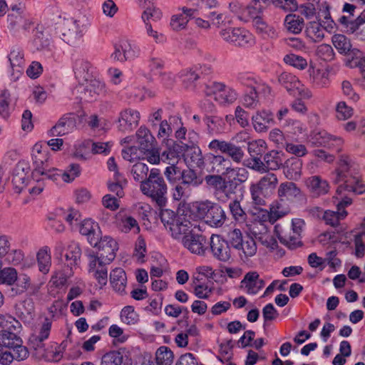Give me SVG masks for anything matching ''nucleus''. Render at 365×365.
<instances>
[{
    "label": "nucleus",
    "instance_id": "43",
    "mask_svg": "<svg viewBox=\"0 0 365 365\" xmlns=\"http://www.w3.org/2000/svg\"><path fill=\"white\" fill-rule=\"evenodd\" d=\"M120 319L122 323L126 325H135L139 322V315L133 306L124 307L120 313Z\"/></svg>",
    "mask_w": 365,
    "mask_h": 365
},
{
    "label": "nucleus",
    "instance_id": "33",
    "mask_svg": "<svg viewBox=\"0 0 365 365\" xmlns=\"http://www.w3.org/2000/svg\"><path fill=\"white\" fill-rule=\"evenodd\" d=\"M252 26L257 33L264 38H274L277 37V31L274 26L269 24L263 16L255 21Z\"/></svg>",
    "mask_w": 365,
    "mask_h": 365
},
{
    "label": "nucleus",
    "instance_id": "4",
    "mask_svg": "<svg viewBox=\"0 0 365 365\" xmlns=\"http://www.w3.org/2000/svg\"><path fill=\"white\" fill-rule=\"evenodd\" d=\"M278 185V178L272 173H268L260 180L250 185V191L253 202L258 205L264 204V199L274 194Z\"/></svg>",
    "mask_w": 365,
    "mask_h": 365
},
{
    "label": "nucleus",
    "instance_id": "10",
    "mask_svg": "<svg viewBox=\"0 0 365 365\" xmlns=\"http://www.w3.org/2000/svg\"><path fill=\"white\" fill-rule=\"evenodd\" d=\"M308 74L309 82L315 88H326L330 84L329 70L322 65L310 61Z\"/></svg>",
    "mask_w": 365,
    "mask_h": 365
},
{
    "label": "nucleus",
    "instance_id": "12",
    "mask_svg": "<svg viewBox=\"0 0 365 365\" xmlns=\"http://www.w3.org/2000/svg\"><path fill=\"white\" fill-rule=\"evenodd\" d=\"M209 148L214 151H220L223 154L227 155L235 163H240L244 158V152L239 146L233 143L220 140H212L208 145Z\"/></svg>",
    "mask_w": 365,
    "mask_h": 365
},
{
    "label": "nucleus",
    "instance_id": "9",
    "mask_svg": "<svg viewBox=\"0 0 365 365\" xmlns=\"http://www.w3.org/2000/svg\"><path fill=\"white\" fill-rule=\"evenodd\" d=\"M44 282H33L31 277L26 273L18 274L11 287V292L15 295H21L27 292L30 296H36L40 292Z\"/></svg>",
    "mask_w": 365,
    "mask_h": 365
},
{
    "label": "nucleus",
    "instance_id": "61",
    "mask_svg": "<svg viewBox=\"0 0 365 365\" xmlns=\"http://www.w3.org/2000/svg\"><path fill=\"white\" fill-rule=\"evenodd\" d=\"M284 62L299 70H304L307 66V61L302 56L290 53L286 55L284 58Z\"/></svg>",
    "mask_w": 365,
    "mask_h": 365
},
{
    "label": "nucleus",
    "instance_id": "28",
    "mask_svg": "<svg viewBox=\"0 0 365 365\" xmlns=\"http://www.w3.org/2000/svg\"><path fill=\"white\" fill-rule=\"evenodd\" d=\"M302 160L297 158H291L286 160L283 166L285 177L292 180H297L302 173Z\"/></svg>",
    "mask_w": 365,
    "mask_h": 365
},
{
    "label": "nucleus",
    "instance_id": "23",
    "mask_svg": "<svg viewBox=\"0 0 365 365\" xmlns=\"http://www.w3.org/2000/svg\"><path fill=\"white\" fill-rule=\"evenodd\" d=\"M180 10L181 13L173 15L170 19V26L175 31L185 29L189 21L188 18L191 19L196 11L195 9L187 7H182Z\"/></svg>",
    "mask_w": 365,
    "mask_h": 365
},
{
    "label": "nucleus",
    "instance_id": "54",
    "mask_svg": "<svg viewBox=\"0 0 365 365\" xmlns=\"http://www.w3.org/2000/svg\"><path fill=\"white\" fill-rule=\"evenodd\" d=\"M81 250L78 243L72 242L66 249L65 257L66 260L71 261L74 264H77L81 259Z\"/></svg>",
    "mask_w": 365,
    "mask_h": 365
},
{
    "label": "nucleus",
    "instance_id": "38",
    "mask_svg": "<svg viewBox=\"0 0 365 365\" xmlns=\"http://www.w3.org/2000/svg\"><path fill=\"white\" fill-rule=\"evenodd\" d=\"M51 327V324L48 319H46L45 322L42 324L40 327V329L38 333L33 334L29 338V345L32 349H34V345L33 344V339H35L38 341V346H41L45 344L43 341L46 339L50 334V330Z\"/></svg>",
    "mask_w": 365,
    "mask_h": 365
},
{
    "label": "nucleus",
    "instance_id": "36",
    "mask_svg": "<svg viewBox=\"0 0 365 365\" xmlns=\"http://www.w3.org/2000/svg\"><path fill=\"white\" fill-rule=\"evenodd\" d=\"M73 71L77 78L87 81L92 73L93 66L88 60H78L75 63Z\"/></svg>",
    "mask_w": 365,
    "mask_h": 365
},
{
    "label": "nucleus",
    "instance_id": "13",
    "mask_svg": "<svg viewBox=\"0 0 365 365\" xmlns=\"http://www.w3.org/2000/svg\"><path fill=\"white\" fill-rule=\"evenodd\" d=\"M207 94L213 96L220 104L232 103L237 98V93L232 88L220 83H215L209 87Z\"/></svg>",
    "mask_w": 365,
    "mask_h": 365
},
{
    "label": "nucleus",
    "instance_id": "63",
    "mask_svg": "<svg viewBox=\"0 0 365 365\" xmlns=\"http://www.w3.org/2000/svg\"><path fill=\"white\" fill-rule=\"evenodd\" d=\"M330 135L325 130L314 131L311 135L309 141L317 146L325 147L329 143Z\"/></svg>",
    "mask_w": 365,
    "mask_h": 365
},
{
    "label": "nucleus",
    "instance_id": "45",
    "mask_svg": "<svg viewBox=\"0 0 365 365\" xmlns=\"http://www.w3.org/2000/svg\"><path fill=\"white\" fill-rule=\"evenodd\" d=\"M155 361L158 365H171L174 361L173 352L167 346H160L156 351Z\"/></svg>",
    "mask_w": 365,
    "mask_h": 365
},
{
    "label": "nucleus",
    "instance_id": "15",
    "mask_svg": "<svg viewBox=\"0 0 365 365\" xmlns=\"http://www.w3.org/2000/svg\"><path fill=\"white\" fill-rule=\"evenodd\" d=\"M191 19H193V24L197 29L204 31L210 30L212 26L220 29L225 25V22L224 14L215 11H211L207 19L194 16Z\"/></svg>",
    "mask_w": 365,
    "mask_h": 365
},
{
    "label": "nucleus",
    "instance_id": "62",
    "mask_svg": "<svg viewBox=\"0 0 365 365\" xmlns=\"http://www.w3.org/2000/svg\"><path fill=\"white\" fill-rule=\"evenodd\" d=\"M146 253L147 249L145 242L142 237H139L135 245L133 257L138 262L143 263L145 262Z\"/></svg>",
    "mask_w": 365,
    "mask_h": 365
},
{
    "label": "nucleus",
    "instance_id": "2",
    "mask_svg": "<svg viewBox=\"0 0 365 365\" xmlns=\"http://www.w3.org/2000/svg\"><path fill=\"white\" fill-rule=\"evenodd\" d=\"M161 220L170 236L181 243L193 232L192 224L182 215L169 210L162 211Z\"/></svg>",
    "mask_w": 365,
    "mask_h": 365
},
{
    "label": "nucleus",
    "instance_id": "24",
    "mask_svg": "<svg viewBox=\"0 0 365 365\" xmlns=\"http://www.w3.org/2000/svg\"><path fill=\"white\" fill-rule=\"evenodd\" d=\"M79 232L81 235L87 237L90 245L98 240L101 233L98 224L90 218L85 219L80 222Z\"/></svg>",
    "mask_w": 365,
    "mask_h": 365
},
{
    "label": "nucleus",
    "instance_id": "56",
    "mask_svg": "<svg viewBox=\"0 0 365 365\" xmlns=\"http://www.w3.org/2000/svg\"><path fill=\"white\" fill-rule=\"evenodd\" d=\"M89 145L90 142L88 140H83L76 143L73 145L71 156L79 160H86V155Z\"/></svg>",
    "mask_w": 365,
    "mask_h": 365
},
{
    "label": "nucleus",
    "instance_id": "5",
    "mask_svg": "<svg viewBox=\"0 0 365 365\" xmlns=\"http://www.w3.org/2000/svg\"><path fill=\"white\" fill-rule=\"evenodd\" d=\"M86 257L88 274L96 280L100 288L103 287L108 282L106 265L110 263L98 257L96 252L90 249L86 251Z\"/></svg>",
    "mask_w": 365,
    "mask_h": 365
},
{
    "label": "nucleus",
    "instance_id": "19",
    "mask_svg": "<svg viewBox=\"0 0 365 365\" xmlns=\"http://www.w3.org/2000/svg\"><path fill=\"white\" fill-rule=\"evenodd\" d=\"M210 249L213 255L219 260L227 262L231 257L228 244L218 235L211 237Z\"/></svg>",
    "mask_w": 365,
    "mask_h": 365
},
{
    "label": "nucleus",
    "instance_id": "34",
    "mask_svg": "<svg viewBox=\"0 0 365 365\" xmlns=\"http://www.w3.org/2000/svg\"><path fill=\"white\" fill-rule=\"evenodd\" d=\"M38 270L43 274L48 273L51 266V257L48 247L40 249L36 254Z\"/></svg>",
    "mask_w": 365,
    "mask_h": 365
},
{
    "label": "nucleus",
    "instance_id": "58",
    "mask_svg": "<svg viewBox=\"0 0 365 365\" xmlns=\"http://www.w3.org/2000/svg\"><path fill=\"white\" fill-rule=\"evenodd\" d=\"M215 276V270L213 267L210 264H201L195 268V272L192 275V282L198 280L200 277L206 279H214Z\"/></svg>",
    "mask_w": 365,
    "mask_h": 365
},
{
    "label": "nucleus",
    "instance_id": "48",
    "mask_svg": "<svg viewBox=\"0 0 365 365\" xmlns=\"http://www.w3.org/2000/svg\"><path fill=\"white\" fill-rule=\"evenodd\" d=\"M267 149V143L263 139L254 140L247 143V151L252 157H260Z\"/></svg>",
    "mask_w": 365,
    "mask_h": 365
},
{
    "label": "nucleus",
    "instance_id": "39",
    "mask_svg": "<svg viewBox=\"0 0 365 365\" xmlns=\"http://www.w3.org/2000/svg\"><path fill=\"white\" fill-rule=\"evenodd\" d=\"M300 237L301 235L299 233L297 232H294L289 230L284 231L282 235H279L281 242L290 249H294L301 245Z\"/></svg>",
    "mask_w": 365,
    "mask_h": 365
},
{
    "label": "nucleus",
    "instance_id": "42",
    "mask_svg": "<svg viewBox=\"0 0 365 365\" xmlns=\"http://www.w3.org/2000/svg\"><path fill=\"white\" fill-rule=\"evenodd\" d=\"M264 160L270 170H277L282 165L284 153L281 151L271 150L264 155Z\"/></svg>",
    "mask_w": 365,
    "mask_h": 365
},
{
    "label": "nucleus",
    "instance_id": "18",
    "mask_svg": "<svg viewBox=\"0 0 365 365\" xmlns=\"http://www.w3.org/2000/svg\"><path fill=\"white\" fill-rule=\"evenodd\" d=\"M38 341L33 339L34 349H33L34 355L39 359H46L49 361H58L62 357V353L58 350L56 344H45L38 346Z\"/></svg>",
    "mask_w": 365,
    "mask_h": 365
},
{
    "label": "nucleus",
    "instance_id": "32",
    "mask_svg": "<svg viewBox=\"0 0 365 365\" xmlns=\"http://www.w3.org/2000/svg\"><path fill=\"white\" fill-rule=\"evenodd\" d=\"M263 16V9L257 2L253 4L245 6L243 14L240 15V21L243 22L251 21L253 24L255 21Z\"/></svg>",
    "mask_w": 365,
    "mask_h": 365
},
{
    "label": "nucleus",
    "instance_id": "53",
    "mask_svg": "<svg viewBox=\"0 0 365 365\" xmlns=\"http://www.w3.org/2000/svg\"><path fill=\"white\" fill-rule=\"evenodd\" d=\"M347 215V212L345 210H342L341 211H326L324 213L323 219L325 221L326 224L329 225L331 226H336L339 225V221L343 220Z\"/></svg>",
    "mask_w": 365,
    "mask_h": 365
},
{
    "label": "nucleus",
    "instance_id": "46",
    "mask_svg": "<svg viewBox=\"0 0 365 365\" xmlns=\"http://www.w3.org/2000/svg\"><path fill=\"white\" fill-rule=\"evenodd\" d=\"M9 58L13 70L15 71L17 74L21 73L25 64L23 51L18 48L14 49L11 51Z\"/></svg>",
    "mask_w": 365,
    "mask_h": 365
},
{
    "label": "nucleus",
    "instance_id": "49",
    "mask_svg": "<svg viewBox=\"0 0 365 365\" xmlns=\"http://www.w3.org/2000/svg\"><path fill=\"white\" fill-rule=\"evenodd\" d=\"M336 117L339 120H346L351 118L354 115V109L345 101L338 102L335 107Z\"/></svg>",
    "mask_w": 365,
    "mask_h": 365
},
{
    "label": "nucleus",
    "instance_id": "44",
    "mask_svg": "<svg viewBox=\"0 0 365 365\" xmlns=\"http://www.w3.org/2000/svg\"><path fill=\"white\" fill-rule=\"evenodd\" d=\"M279 81L289 91L294 90L299 91L302 86L299 80L295 76L289 73H282L279 77Z\"/></svg>",
    "mask_w": 365,
    "mask_h": 365
},
{
    "label": "nucleus",
    "instance_id": "30",
    "mask_svg": "<svg viewBox=\"0 0 365 365\" xmlns=\"http://www.w3.org/2000/svg\"><path fill=\"white\" fill-rule=\"evenodd\" d=\"M110 282L114 290L119 293L125 292L127 277L125 271L120 267L113 269L110 274Z\"/></svg>",
    "mask_w": 365,
    "mask_h": 365
},
{
    "label": "nucleus",
    "instance_id": "29",
    "mask_svg": "<svg viewBox=\"0 0 365 365\" xmlns=\"http://www.w3.org/2000/svg\"><path fill=\"white\" fill-rule=\"evenodd\" d=\"M140 113L133 109H125L120 113L119 118L120 128L122 130H131L133 126L138 124Z\"/></svg>",
    "mask_w": 365,
    "mask_h": 365
},
{
    "label": "nucleus",
    "instance_id": "64",
    "mask_svg": "<svg viewBox=\"0 0 365 365\" xmlns=\"http://www.w3.org/2000/svg\"><path fill=\"white\" fill-rule=\"evenodd\" d=\"M75 202L78 205H84L88 203L92 199V194L88 189L85 187H79L74 190L73 192Z\"/></svg>",
    "mask_w": 365,
    "mask_h": 365
},
{
    "label": "nucleus",
    "instance_id": "6",
    "mask_svg": "<svg viewBox=\"0 0 365 365\" xmlns=\"http://www.w3.org/2000/svg\"><path fill=\"white\" fill-rule=\"evenodd\" d=\"M219 35L224 41L237 46H250L255 42L253 35L249 31L241 27L222 29Z\"/></svg>",
    "mask_w": 365,
    "mask_h": 365
},
{
    "label": "nucleus",
    "instance_id": "1",
    "mask_svg": "<svg viewBox=\"0 0 365 365\" xmlns=\"http://www.w3.org/2000/svg\"><path fill=\"white\" fill-rule=\"evenodd\" d=\"M49 158V151L43 143L37 142L33 145L31 151L32 161L31 176L34 181L29 189V194L33 197L37 196L43 192L46 179L56 181L60 178L59 169L48 167L47 163Z\"/></svg>",
    "mask_w": 365,
    "mask_h": 365
},
{
    "label": "nucleus",
    "instance_id": "21",
    "mask_svg": "<svg viewBox=\"0 0 365 365\" xmlns=\"http://www.w3.org/2000/svg\"><path fill=\"white\" fill-rule=\"evenodd\" d=\"M182 245L192 254L203 255L205 253V237L202 235L195 234L193 232L182 242Z\"/></svg>",
    "mask_w": 365,
    "mask_h": 365
},
{
    "label": "nucleus",
    "instance_id": "55",
    "mask_svg": "<svg viewBox=\"0 0 365 365\" xmlns=\"http://www.w3.org/2000/svg\"><path fill=\"white\" fill-rule=\"evenodd\" d=\"M213 203L210 201H200L192 203V210L195 214L200 219L205 220Z\"/></svg>",
    "mask_w": 365,
    "mask_h": 365
},
{
    "label": "nucleus",
    "instance_id": "59",
    "mask_svg": "<svg viewBox=\"0 0 365 365\" xmlns=\"http://www.w3.org/2000/svg\"><path fill=\"white\" fill-rule=\"evenodd\" d=\"M193 293L199 299H207L213 293V288L206 283L193 282Z\"/></svg>",
    "mask_w": 365,
    "mask_h": 365
},
{
    "label": "nucleus",
    "instance_id": "51",
    "mask_svg": "<svg viewBox=\"0 0 365 365\" xmlns=\"http://www.w3.org/2000/svg\"><path fill=\"white\" fill-rule=\"evenodd\" d=\"M108 334L116 344H124L129 339V335L125 334L123 329L117 324L110 326Z\"/></svg>",
    "mask_w": 365,
    "mask_h": 365
},
{
    "label": "nucleus",
    "instance_id": "52",
    "mask_svg": "<svg viewBox=\"0 0 365 365\" xmlns=\"http://www.w3.org/2000/svg\"><path fill=\"white\" fill-rule=\"evenodd\" d=\"M19 342L21 338L15 334L7 331H0V346L11 349L15 345L19 344Z\"/></svg>",
    "mask_w": 365,
    "mask_h": 365
},
{
    "label": "nucleus",
    "instance_id": "37",
    "mask_svg": "<svg viewBox=\"0 0 365 365\" xmlns=\"http://www.w3.org/2000/svg\"><path fill=\"white\" fill-rule=\"evenodd\" d=\"M300 190L291 182H283L278 187L277 193L280 198L290 200L300 195Z\"/></svg>",
    "mask_w": 365,
    "mask_h": 365
},
{
    "label": "nucleus",
    "instance_id": "35",
    "mask_svg": "<svg viewBox=\"0 0 365 365\" xmlns=\"http://www.w3.org/2000/svg\"><path fill=\"white\" fill-rule=\"evenodd\" d=\"M225 220V214L220 206L213 203L205 221L211 226L218 227L222 225Z\"/></svg>",
    "mask_w": 365,
    "mask_h": 365
},
{
    "label": "nucleus",
    "instance_id": "25",
    "mask_svg": "<svg viewBox=\"0 0 365 365\" xmlns=\"http://www.w3.org/2000/svg\"><path fill=\"white\" fill-rule=\"evenodd\" d=\"M112 58L119 62H125L135 56L130 43L127 40H120L114 46Z\"/></svg>",
    "mask_w": 365,
    "mask_h": 365
},
{
    "label": "nucleus",
    "instance_id": "41",
    "mask_svg": "<svg viewBox=\"0 0 365 365\" xmlns=\"http://www.w3.org/2000/svg\"><path fill=\"white\" fill-rule=\"evenodd\" d=\"M137 140L143 149H147L152 147L155 142L154 136L150 131L145 128L140 127L136 133Z\"/></svg>",
    "mask_w": 365,
    "mask_h": 365
},
{
    "label": "nucleus",
    "instance_id": "20",
    "mask_svg": "<svg viewBox=\"0 0 365 365\" xmlns=\"http://www.w3.org/2000/svg\"><path fill=\"white\" fill-rule=\"evenodd\" d=\"M274 122L273 114L269 110H258L252 117L253 128L257 133L266 132Z\"/></svg>",
    "mask_w": 365,
    "mask_h": 365
},
{
    "label": "nucleus",
    "instance_id": "40",
    "mask_svg": "<svg viewBox=\"0 0 365 365\" xmlns=\"http://www.w3.org/2000/svg\"><path fill=\"white\" fill-rule=\"evenodd\" d=\"M284 26L287 30L292 34H299L304 27L302 18L295 14H289L284 20Z\"/></svg>",
    "mask_w": 365,
    "mask_h": 365
},
{
    "label": "nucleus",
    "instance_id": "27",
    "mask_svg": "<svg viewBox=\"0 0 365 365\" xmlns=\"http://www.w3.org/2000/svg\"><path fill=\"white\" fill-rule=\"evenodd\" d=\"M241 287L246 290L248 294H256L264 285L262 279H259L257 272L247 273L240 282Z\"/></svg>",
    "mask_w": 365,
    "mask_h": 365
},
{
    "label": "nucleus",
    "instance_id": "17",
    "mask_svg": "<svg viewBox=\"0 0 365 365\" xmlns=\"http://www.w3.org/2000/svg\"><path fill=\"white\" fill-rule=\"evenodd\" d=\"M259 242L269 252L272 253L274 257L279 258L284 255V251L279 248L277 241L274 235L263 227L262 232H259L256 237Z\"/></svg>",
    "mask_w": 365,
    "mask_h": 365
},
{
    "label": "nucleus",
    "instance_id": "7",
    "mask_svg": "<svg viewBox=\"0 0 365 365\" xmlns=\"http://www.w3.org/2000/svg\"><path fill=\"white\" fill-rule=\"evenodd\" d=\"M140 189L146 196L150 197L158 206L164 207L167 202V185L165 181H141Z\"/></svg>",
    "mask_w": 365,
    "mask_h": 365
},
{
    "label": "nucleus",
    "instance_id": "8",
    "mask_svg": "<svg viewBox=\"0 0 365 365\" xmlns=\"http://www.w3.org/2000/svg\"><path fill=\"white\" fill-rule=\"evenodd\" d=\"M91 245L97 250L96 255L98 257L109 263L114 260L118 250V242L109 235L101 236Z\"/></svg>",
    "mask_w": 365,
    "mask_h": 365
},
{
    "label": "nucleus",
    "instance_id": "22",
    "mask_svg": "<svg viewBox=\"0 0 365 365\" xmlns=\"http://www.w3.org/2000/svg\"><path fill=\"white\" fill-rule=\"evenodd\" d=\"M304 182L309 192L315 197L326 195L329 190L328 182L319 175L309 177Z\"/></svg>",
    "mask_w": 365,
    "mask_h": 365
},
{
    "label": "nucleus",
    "instance_id": "31",
    "mask_svg": "<svg viewBox=\"0 0 365 365\" xmlns=\"http://www.w3.org/2000/svg\"><path fill=\"white\" fill-rule=\"evenodd\" d=\"M116 223L118 229L125 233H128L131 230H134L135 233L140 232V227L137 220L127 215H121L120 212L116 215Z\"/></svg>",
    "mask_w": 365,
    "mask_h": 365
},
{
    "label": "nucleus",
    "instance_id": "16",
    "mask_svg": "<svg viewBox=\"0 0 365 365\" xmlns=\"http://www.w3.org/2000/svg\"><path fill=\"white\" fill-rule=\"evenodd\" d=\"M32 26V22L28 18L19 13L11 14L7 16L6 29L11 34H23Z\"/></svg>",
    "mask_w": 365,
    "mask_h": 365
},
{
    "label": "nucleus",
    "instance_id": "11",
    "mask_svg": "<svg viewBox=\"0 0 365 365\" xmlns=\"http://www.w3.org/2000/svg\"><path fill=\"white\" fill-rule=\"evenodd\" d=\"M30 167L25 162H20L15 168L12 183L16 192L21 193L25 189L31 188V182L34 181L33 178L29 180Z\"/></svg>",
    "mask_w": 365,
    "mask_h": 365
},
{
    "label": "nucleus",
    "instance_id": "50",
    "mask_svg": "<svg viewBox=\"0 0 365 365\" xmlns=\"http://www.w3.org/2000/svg\"><path fill=\"white\" fill-rule=\"evenodd\" d=\"M332 43L341 53H347L351 51V44L344 35L335 34L332 37Z\"/></svg>",
    "mask_w": 365,
    "mask_h": 365
},
{
    "label": "nucleus",
    "instance_id": "26",
    "mask_svg": "<svg viewBox=\"0 0 365 365\" xmlns=\"http://www.w3.org/2000/svg\"><path fill=\"white\" fill-rule=\"evenodd\" d=\"M75 128V119L73 116H63L48 131L51 136H63L71 133Z\"/></svg>",
    "mask_w": 365,
    "mask_h": 365
},
{
    "label": "nucleus",
    "instance_id": "3",
    "mask_svg": "<svg viewBox=\"0 0 365 365\" xmlns=\"http://www.w3.org/2000/svg\"><path fill=\"white\" fill-rule=\"evenodd\" d=\"M90 27V22L85 18L66 20L63 24L61 38L68 45L77 46Z\"/></svg>",
    "mask_w": 365,
    "mask_h": 365
},
{
    "label": "nucleus",
    "instance_id": "47",
    "mask_svg": "<svg viewBox=\"0 0 365 365\" xmlns=\"http://www.w3.org/2000/svg\"><path fill=\"white\" fill-rule=\"evenodd\" d=\"M60 177L66 183L73 182L77 178L81 175V168L80 165L77 163H71L68 165V169L61 172L60 170Z\"/></svg>",
    "mask_w": 365,
    "mask_h": 365
},
{
    "label": "nucleus",
    "instance_id": "57",
    "mask_svg": "<svg viewBox=\"0 0 365 365\" xmlns=\"http://www.w3.org/2000/svg\"><path fill=\"white\" fill-rule=\"evenodd\" d=\"M123 354L118 351H110L105 354L101 359V365H122Z\"/></svg>",
    "mask_w": 365,
    "mask_h": 365
},
{
    "label": "nucleus",
    "instance_id": "14",
    "mask_svg": "<svg viewBox=\"0 0 365 365\" xmlns=\"http://www.w3.org/2000/svg\"><path fill=\"white\" fill-rule=\"evenodd\" d=\"M324 19H326L325 24H327L324 29L322 25L317 21H312L308 24L305 34L306 36L312 42H320L324 38V29L331 30L334 28V23L330 19L329 13L325 12Z\"/></svg>",
    "mask_w": 365,
    "mask_h": 365
},
{
    "label": "nucleus",
    "instance_id": "60",
    "mask_svg": "<svg viewBox=\"0 0 365 365\" xmlns=\"http://www.w3.org/2000/svg\"><path fill=\"white\" fill-rule=\"evenodd\" d=\"M149 168L148 165L141 161L135 163L131 169V174L136 181H143L146 179Z\"/></svg>",
    "mask_w": 365,
    "mask_h": 365
}]
</instances>
